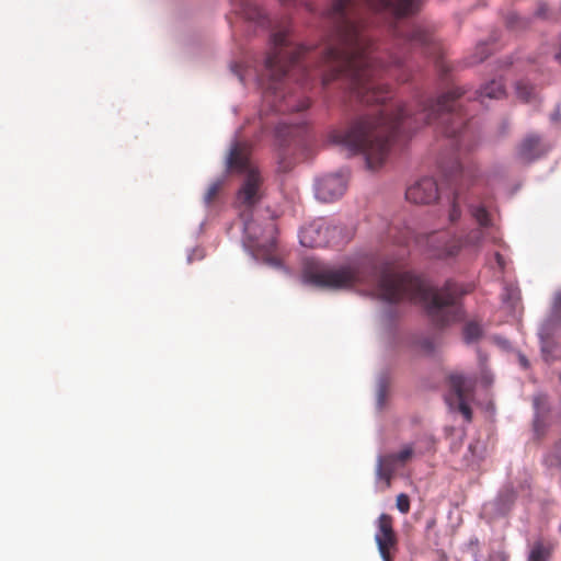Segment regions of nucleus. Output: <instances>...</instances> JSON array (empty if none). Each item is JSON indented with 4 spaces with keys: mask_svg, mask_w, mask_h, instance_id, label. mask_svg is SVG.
Masks as SVG:
<instances>
[{
    "mask_svg": "<svg viewBox=\"0 0 561 561\" xmlns=\"http://www.w3.org/2000/svg\"><path fill=\"white\" fill-rule=\"evenodd\" d=\"M283 3H301L306 0H280ZM422 0H333L328 10L332 30L316 47L298 44L289 24L280 26L271 36V48L259 76L264 102L279 113L300 112L310 102L291 91L290 79L301 87L320 80L323 87L343 79L351 94L363 103H377L378 111L354 117L346 127L330 131L329 139L354 153L365 157L369 170L379 169L387 160L392 144L408 136L422 125L438 123L440 131L455 138L458 149L463 147L466 119L459 99L465 94L454 88L436 100L419 103L412 112L405 105H388L391 91L381 82L382 76L402 60L393 57L385 64L374 56V43L366 33L369 13L391 19H403L421 10Z\"/></svg>",
    "mask_w": 561,
    "mask_h": 561,
    "instance_id": "1",
    "label": "nucleus"
},
{
    "mask_svg": "<svg viewBox=\"0 0 561 561\" xmlns=\"http://www.w3.org/2000/svg\"><path fill=\"white\" fill-rule=\"evenodd\" d=\"M545 461L549 467L561 466V440L554 446L553 450L546 457Z\"/></svg>",
    "mask_w": 561,
    "mask_h": 561,
    "instance_id": "24",
    "label": "nucleus"
},
{
    "mask_svg": "<svg viewBox=\"0 0 561 561\" xmlns=\"http://www.w3.org/2000/svg\"><path fill=\"white\" fill-rule=\"evenodd\" d=\"M264 232L267 234L268 238H271V245H274V234L276 232V226L274 224L273 220H270L265 228H264Z\"/></svg>",
    "mask_w": 561,
    "mask_h": 561,
    "instance_id": "28",
    "label": "nucleus"
},
{
    "mask_svg": "<svg viewBox=\"0 0 561 561\" xmlns=\"http://www.w3.org/2000/svg\"><path fill=\"white\" fill-rule=\"evenodd\" d=\"M271 263H272V264H274V265H278V260H276V259H272V260H271Z\"/></svg>",
    "mask_w": 561,
    "mask_h": 561,
    "instance_id": "34",
    "label": "nucleus"
},
{
    "mask_svg": "<svg viewBox=\"0 0 561 561\" xmlns=\"http://www.w3.org/2000/svg\"><path fill=\"white\" fill-rule=\"evenodd\" d=\"M306 283L321 288L343 289L354 285H368L383 301L408 300L422 304L432 322L445 327L463 317L461 297L469 288L447 280L440 288L431 287L425 279L411 273H393L388 265H379L369 256H356L329 265L309 262L304 270Z\"/></svg>",
    "mask_w": 561,
    "mask_h": 561,
    "instance_id": "2",
    "label": "nucleus"
},
{
    "mask_svg": "<svg viewBox=\"0 0 561 561\" xmlns=\"http://www.w3.org/2000/svg\"><path fill=\"white\" fill-rule=\"evenodd\" d=\"M556 59L559 64H561V47H560V50L559 53L556 54Z\"/></svg>",
    "mask_w": 561,
    "mask_h": 561,
    "instance_id": "32",
    "label": "nucleus"
},
{
    "mask_svg": "<svg viewBox=\"0 0 561 561\" xmlns=\"http://www.w3.org/2000/svg\"><path fill=\"white\" fill-rule=\"evenodd\" d=\"M469 211L479 227L494 229L492 217L483 205H471Z\"/></svg>",
    "mask_w": 561,
    "mask_h": 561,
    "instance_id": "19",
    "label": "nucleus"
},
{
    "mask_svg": "<svg viewBox=\"0 0 561 561\" xmlns=\"http://www.w3.org/2000/svg\"><path fill=\"white\" fill-rule=\"evenodd\" d=\"M394 35L402 38L413 47H423L426 54H436L437 45L433 34L422 26H413L407 33H401L396 30Z\"/></svg>",
    "mask_w": 561,
    "mask_h": 561,
    "instance_id": "11",
    "label": "nucleus"
},
{
    "mask_svg": "<svg viewBox=\"0 0 561 561\" xmlns=\"http://www.w3.org/2000/svg\"><path fill=\"white\" fill-rule=\"evenodd\" d=\"M482 335V329L477 322H469L463 328V339L467 343L477 342Z\"/></svg>",
    "mask_w": 561,
    "mask_h": 561,
    "instance_id": "21",
    "label": "nucleus"
},
{
    "mask_svg": "<svg viewBox=\"0 0 561 561\" xmlns=\"http://www.w3.org/2000/svg\"><path fill=\"white\" fill-rule=\"evenodd\" d=\"M550 557L551 547L542 540H537L530 547L527 561H549Z\"/></svg>",
    "mask_w": 561,
    "mask_h": 561,
    "instance_id": "20",
    "label": "nucleus"
},
{
    "mask_svg": "<svg viewBox=\"0 0 561 561\" xmlns=\"http://www.w3.org/2000/svg\"><path fill=\"white\" fill-rule=\"evenodd\" d=\"M197 256H198V259H203V257L205 256V253H204V252H203V253L201 252V253H198V255H197Z\"/></svg>",
    "mask_w": 561,
    "mask_h": 561,
    "instance_id": "35",
    "label": "nucleus"
},
{
    "mask_svg": "<svg viewBox=\"0 0 561 561\" xmlns=\"http://www.w3.org/2000/svg\"><path fill=\"white\" fill-rule=\"evenodd\" d=\"M500 561H506V559L505 558H501Z\"/></svg>",
    "mask_w": 561,
    "mask_h": 561,
    "instance_id": "36",
    "label": "nucleus"
},
{
    "mask_svg": "<svg viewBox=\"0 0 561 561\" xmlns=\"http://www.w3.org/2000/svg\"><path fill=\"white\" fill-rule=\"evenodd\" d=\"M250 150L251 147L248 142L236 141L230 149L228 164L231 170L242 174L236 202L239 208H243L241 218L244 233L251 241H259L261 234L257 225L250 218L247 210L254 207L264 196V179L260 170L251 162Z\"/></svg>",
    "mask_w": 561,
    "mask_h": 561,
    "instance_id": "3",
    "label": "nucleus"
},
{
    "mask_svg": "<svg viewBox=\"0 0 561 561\" xmlns=\"http://www.w3.org/2000/svg\"><path fill=\"white\" fill-rule=\"evenodd\" d=\"M413 455V448L411 446L404 447L401 451L393 454L400 466H404Z\"/></svg>",
    "mask_w": 561,
    "mask_h": 561,
    "instance_id": "25",
    "label": "nucleus"
},
{
    "mask_svg": "<svg viewBox=\"0 0 561 561\" xmlns=\"http://www.w3.org/2000/svg\"><path fill=\"white\" fill-rule=\"evenodd\" d=\"M204 198L207 203L210 202V187L205 192Z\"/></svg>",
    "mask_w": 561,
    "mask_h": 561,
    "instance_id": "31",
    "label": "nucleus"
},
{
    "mask_svg": "<svg viewBox=\"0 0 561 561\" xmlns=\"http://www.w3.org/2000/svg\"><path fill=\"white\" fill-rule=\"evenodd\" d=\"M505 94V89L501 80H492L486 83L478 92V98L483 103L485 98L489 99H501Z\"/></svg>",
    "mask_w": 561,
    "mask_h": 561,
    "instance_id": "18",
    "label": "nucleus"
},
{
    "mask_svg": "<svg viewBox=\"0 0 561 561\" xmlns=\"http://www.w3.org/2000/svg\"><path fill=\"white\" fill-rule=\"evenodd\" d=\"M459 199H460V193H459V191H457L454 194L453 201L450 202L449 209H448V220L450 224L457 222L461 216Z\"/></svg>",
    "mask_w": 561,
    "mask_h": 561,
    "instance_id": "22",
    "label": "nucleus"
},
{
    "mask_svg": "<svg viewBox=\"0 0 561 561\" xmlns=\"http://www.w3.org/2000/svg\"><path fill=\"white\" fill-rule=\"evenodd\" d=\"M339 232L336 227H329L323 222H311L299 232L301 245L306 248H323L331 245L330 238Z\"/></svg>",
    "mask_w": 561,
    "mask_h": 561,
    "instance_id": "8",
    "label": "nucleus"
},
{
    "mask_svg": "<svg viewBox=\"0 0 561 561\" xmlns=\"http://www.w3.org/2000/svg\"><path fill=\"white\" fill-rule=\"evenodd\" d=\"M516 93L522 101L529 102L534 94V87L525 81H518L516 83Z\"/></svg>",
    "mask_w": 561,
    "mask_h": 561,
    "instance_id": "23",
    "label": "nucleus"
},
{
    "mask_svg": "<svg viewBox=\"0 0 561 561\" xmlns=\"http://www.w3.org/2000/svg\"><path fill=\"white\" fill-rule=\"evenodd\" d=\"M560 380H561V373H560Z\"/></svg>",
    "mask_w": 561,
    "mask_h": 561,
    "instance_id": "37",
    "label": "nucleus"
},
{
    "mask_svg": "<svg viewBox=\"0 0 561 561\" xmlns=\"http://www.w3.org/2000/svg\"><path fill=\"white\" fill-rule=\"evenodd\" d=\"M405 197L414 204H431L438 198V185L433 178H422L409 186Z\"/></svg>",
    "mask_w": 561,
    "mask_h": 561,
    "instance_id": "10",
    "label": "nucleus"
},
{
    "mask_svg": "<svg viewBox=\"0 0 561 561\" xmlns=\"http://www.w3.org/2000/svg\"><path fill=\"white\" fill-rule=\"evenodd\" d=\"M485 240L496 242L499 238L494 229L481 228L470 230L465 237H454L447 240L443 247L436 249L435 255L439 259L456 256L462 249L479 248Z\"/></svg>",
    "mask_w": 561,
    "mask_h": 561,
    "instance_id": "5",
    "label": "nucleus"
},
{
    "mask_svg": "<svg viewBox=\"0 0 561 561\" xmlns=\"http://www.w3.org/2000/svg\"><path fill=\"white\" fill-rule=\"evenodd\" d=\"M495 260H496V263L499 264V266L501 268H504V259L499 252L495 253Z\"/></svg>",
    "mask_w": 561,
    "mask_h": 561,
    "instance_id": "30",
    "label": "nucleus"
},
{
    "mask_svg": "<svg viewBox=\"0 0 561 561\" xmlns=\"http://www.w3.org/2000/svg\"><path fill=\"white\" fill-rule=\"evenodd\" d=\"M506 23L511 28H517L519 23V16L515 13H511L506 19Z\"/></svg>",
    "mask_w": 561,
    "mask_h": 561,
    "instance_id": "29",
    "label": "nucleus"
},
{
    "mask_svg": "<svg viewBox=\"0 0 561 561\" xmlns=\"http://www.w3.org/2000/svg\"><path fill=\"white\" fill-rule=\"evenodd\" d=\"M236 12L248 21L264 25L266 21L265 13L262 8L251 0H236Z\"/></svg>",
    "mask_w": 561,
    "mask_h": 561,
    "instance_id": "14",
    "label": "nucleus"
},
{
    "mask_svg": "<svg viewBox=\"0 0 561 561\" xmlns=\"http://www.w3.org/2000/svg\"><path fill=\"white\" fill-rule=\"evenodd\" d=\"M559 324H561V293L554 296L551 314L540 329L539 335L543 352L548 350L552 328Z\"/></svg>",
    "mask_w": 561,
    "mask_h": 561,
    "instance_id": "13",
    "label": "nucleus"
},
{
    "mask_svg": "<svg viewBox=\"0 0 561 561\" xmlns=\"http://www.w3.org/2000/svg\"><path fill=\"white\" fill-rule=\"evenodd\" d=\"M306 131V126L301 119L293 121L290 118H283L275 128V138L278 142L279 150L277 153L278 170L282 172H289L296 164V159L293 158L289 147L291 144H297Z\"/></svg>",
    "mask_w": 561,
    "mask_h": 561,
    "instance_id": "4",
    "label": "nucleus"
},
{
    "mask_svg": "<svg viewBox=\"0 0 561 561\" xmlns=\"http://www.w3.org/2000/svg\"><path fill=\"white\" fill-rule=\"evenodd\" d=\"M397 508L402 513L407 514L410 511V499L407 494L401 493L397 496L396 501Z\"/></svg>",
    "mask_w": 561,
    "mask_h": 561,
    "instance_id": "26",
    "label": "nucleus"
},
{
    "mask_svg": "<svg viewBox=\"0 0 561 561\" xmlns=\"http://www.w3.org/2000/svg\"><path fill=\"white\" fill-rule=\"evenodd\" d=\"M375 540L383 561H392L393 552L398 549V537L393 529V518L388 514H381L377 519Z\"/></svg>",
    "mask_w": 561,
    "mask_h": 561,
    "instance_id": "7",
    "label": "nucleus"
},
{
    "mask_svg": "<svg viewBox=\"0 0 561 561\" xmlns=\"http://www.w3.org/2000/svg\"><path fill=\"white\" fill-rule=\"evenodd\" d=\"M347 180L343 174H330L320 179L317 183V197L325 203L333 202L345 193Z\"/></svg>",
    "mask_w": 561,
    "mask_h": 561,
    "instance_id": "9",
    "label": "nucleus"
},
{
    "mask_svg": "<svg viewBox=\"0 0 561 561\" xmlns=\"http://www.w3.org/2000/svg\"><path fill=\"white\" fill-rule=\"evenodd\" d=\"M448 385L457 398V410L462 414L467 422H471L472 410L469 405V401L473 399L476 378L456 373L449 375Z\"/></svg>",
    "mask_w": 561,
    "mask_h": 561,
    "instance_id": "6",
    "label": "nucleus"
},
{
    "mask_svg": "<svg viewBox=\"0 0 561 561\" xmlns=\"http://www.w3.org/2000/svg\"><path fill=\"white\" fill-rule=\"evenodd\" d=\"M446 175L451 181H459L462 184L473 179L474 169L471 167H463L460 162L456 161L450 170L447 171Z\"/></svg>",
    "mask_w": 561,
    "mask_h": 561,
    "instance_id": "17",
    "label": "nucleus"
},
{
    "mask_svg": "<svg viewBox=\"0 0 561 561\" xmlns=\"http://www.w3.org/2000/svg\"><path fill=\"white\" fill-rule=\"evenodd\" d=\"M548 148L538 135H527L518 145L516 156L524 163H530L547 152Z\"/></svg>",
    "mask_w": 561,
    "mask_h": 561,
    "instance_id": "12",
    "label": "nucleus"
},
{
    "mask_svg": "<svg viewBox=\"0 0 561 561\" xmlns=\"http://www.w3.org/2000/svg\"><path fill=\"white\" fill-rule=\"evenodd\" d=\"M520 363H522V365H523L524 367H527V366H528V362H527V359H526L524 356H523V357H520Z\"/></svg>",
    "mask_w": 561,
    "mask_h": 561,
    "instance_id": "33",
    "label": "nucleus"
},
{
    "mask_svg": "<svg viewBox=\"0 0 561 561\" xmlns=\"http://www.w3.org/2000/svg\"><path fill=\"white\" fill-rule=\"evenodd\" d=\"M534 409L536 411V417L534 421V430L537 436H541L543 434V427H542V415L546 412L548 399L545 394H536L533 400Z\"/></svg>",
    "mask_w": 561,
    "mask_h": 561,
    "instance_id": "16",
    "label": "nucleus"
},
{
    "mask_svg": "<svg viewBox=\"0 0 561 561\" xmlns=\"http://www.w3.org/2000/svg\"><path fill=\"white\" fill-rule=\"evenodd\" d=\"M490 54V50L485 44H480L477 46V55L479 57L477 58L476 62L483 61Z\"/></svg>",
    "mask_w": 561,
    "mask_h": 561,
    "instance_id": "27",
    "label": "nucleus"
},
{
    "mask_svg": "<svg viewBox=\"0 0 561 561\" xmlns=\"http://www.w3.org/2000/svg\"><path fill=\"white\" fill-rule=\"evenodd\" d=\"M399 467L401 466L393 454L380 456L377 463V476L386 481L387 486H390L391 479Z\"/></svg>",
    "mask_w": 561,
    "mask_h": 561,
    "instance_id": "15",
    "label": "nucleus"
}]
</instances>
